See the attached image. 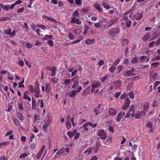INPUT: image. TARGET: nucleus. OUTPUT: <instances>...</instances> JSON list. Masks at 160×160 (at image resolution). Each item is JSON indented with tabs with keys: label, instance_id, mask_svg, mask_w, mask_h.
<instances>
[{
	"label": "nucleus",
	"instance_id": "f257e3e1",
	"mask_svg": "<svg viewBox=\"0 0 160 160\" xmlns=\"http://www.w3.org/2000/svg\"><path fill=\"white\" fill-rule=\"evenodd\" d=\"M120 31V28H112L110 29L108 33L110 36L115 37H116L118 34L119 33Z\"/></svg>",
	"mask_w": 160,
	"mask_h": 160
},
{
	"label": "nucleus",
	"instance_id": "f03ea898",
	"mask_svg": "<svg viewBox=\"0 0 160 160\" xmlns=\"http://www.w3.org/2000/svg\"><path fill=\"white\" fill-rule=\"evenodd\" d=\"M97 132V135L100 137L101 139L103 140L106 139L107 138V134L103 130L99 129Z\"/></svg>",
	"mask_w": 160,
	"mask_h": 160
},
{
	"label": "nucleus",
	"instance_id": "7ed1b4c3",
	"mask_svg": "<svg viewBox=\"0 0 160 160\" xmlns=\"http://www.w3.org/2000/svg\"><path fill=\"white\" fill-rule=\"evenodd\" d=\"M150 80L152 79L153 80L158 79V74L154 72H150Z\"/></svg>",
	"mask_w": 160,
	"mask_h": 160
},
{
	"label": "nucleus",
	"instance_id": "20e7f679",
	"mask_svg": "<svg viewBox=\"0 0 160 160\" xmlns=\"http://www.w3.org/2000/svg\"><path fill=\"white\" fill-rule=\"evenodd\" d=\"M66 94L69 97L71 98H74L77 95L76 90H71L68 93H67Z\"/></svg>",
	"mask_w": 160,
	"mask_h": 160
},
{
	"label": "nucleus",
	"instance_id": "39448f33",
	"mask_svg": "<svg viewBox=\"0 0 160 160\" xmlns=\"http://www.w3.org/2000/svg\"><path fill=\"white\" fill-rule=\"evenodd\" d=\"M39 87V86H38L37 87H34L32 85H30L28 86V89L29 91L32 93H34L36 90V89Z\"/></svg>",
	"mask_w": 160,
	"mask_h": 160
},
{
	"label": "nucleus",
	"instance_id": "423d86ee",
	"mask_svg": "<svg viewBox=\"0 0 160 160\" xmlns=\"http://www.w3.org/2000/svg\"><path fill=\"white\" fill-rule=\"evenodd\" d=\"M125 114V112H120L118 114L117 118V122H119L121 119L122 118Z\"/></svg>",
	"mask_w": 160,
	"mask_h": 160
},
{
	"label": "nucleus",
	"instance_id": "0eeeda50",
	"mask_svg": "<svg viewBox=\"0 0 160 160\" xmlns=\"http://www.w3.org/2000/svg\"><path fill=\"white\" fill-rule=\"evenodd\" d=\"M90 86H89L83 90L82 93V95L86 96L87 95H89L90 93Z\"/></svg>",
	"mask_w": 160,
	"mask_h": 160
},
{
	"label": "nucleus",
	"instance_id": "6e6552de",
	"mask_svg": "<svg viewBox=\"0 0 160 160\" xmlns=\"http://www.w3.org/2000/svg\"><path fill=\"white\" fill-rule=\"evenodd\" d=\"M45 148V145H43L42 146L41 149H40V151L38 152V153L37 154V157L38 159H39L42 155V153L43 152V151Z\"/></svg>",
	"mask_w": 160,
	"mask_h": 160
},
{
	"label": "nucleus",
	"instance_id": "1a4fd4ad",
	"mask_svg": "<svg viewBox=\"0 0 160 160\" xmlns=\"http://www.w3.org/2000/svg\"><path fill=\"white\" fill-rule=\"evenodd\" d=\"M143 14V12L140 13L139 12H138L136 13L134 16L135 20H140Z\"/></svg>",
	"mask_w": 160,
	"mask_h": 160
},
{
	"label": "nucleus",
	"instance_id": "9d476101",
	"mask_svg": "<svg viewBox=\"0 0 160 160\" xmlns=\"http://www.w3.org/2000/svg\"><path fill=\"white\" fill-rule=\"evenodd\" d=\"M101 85V83L99 81H93L92 84V87H93L95 88H98Z\"/></svg>",
	"mask_w": 160,
	"mask_h": 160
},
{
	"label": "nucleus",
	"instance_id": "9b49d317",
	"mask_svg": "<svg viewBox=\"0 0 160 160\" xmlns=\"http://www.w3.org/2000/svg\"><path fill=\"white\" fill-rule=\"evenodd\" d=\"M29 93V92L28 91H25L24 93V97L23 99H27L28 101L30 102L31 101V98L28 95Z\"/></svg>",
	"mask_w": 160,
	"mask_h": 160
},
{
	"label": "nucleus",
	"instance_id": "f8f14e48",
	"mask_svg": "<svg viewBox=\"0 0 160 160\" xmlns=\"http://www.w3.org/2000/svg\"><path fill=\"white\" fill-rule=\"evenodd\" d=\"M159 32L157 33V32H154L152 34V37L150 39V41H151L156 38H157L159 36Z\"/></svg>",
	"mask_w": 160,
	"mask_h": 160
},
{
	"label": "nucleus",
	"instance_id": "ddd939ff",
	"mask_svg": "<svg viewBox=\"0 0 160 160\" xmlns=\"http://www.w3.org/2000/svg\"><path fill=\"white\" fill-rule=\"evenodd\" d=\"M32 109H37L36 101L35 99L33 97L32 98Z\"/></svg>",
	"mask_w": 160,
	"mask_h": 160
},
{
	"label": "nucleus",
	"instance_id": "4468645a",
	"mask_svg": "<svg viewBox=\"0 0 160 160\" xmlns=\"http://www.w3.org/2000/svg\"><path fill=\"white\" fill-rule=\"evenodd\" d=\"M76 132L77 130H74L72 132L69 131L67 133V135L70 138H72L76 134Z\"/></svg>",
	"mask_w": 160,
	"mask_h": 160
},
{
	"label": "nucleus",
	"instance_id": "2eb2a0df",
	"mask_svg": "<svg viewBox=\"0 0 160 160\" xmlns=\"http://www.w3.org/2000/svg\"><path fill=\"white\" fill-rule=\"evenodd\" d=\"M108 112L110 115L113 116L116 113L117 111L115 109L111 108L109 109Z\"/></svg>",
	"mask_w": 160,
	"mask_h": 160
},
{
	"label": "nucleus",
	"instance_id": "dca6fc26",
	"mask_svg": "<svg viewBox=\"0 0 160 160\" xmlns=\"http://www.w3.org/2000/svg\"><path fill=\"white\" fill-rule=\"evenodd\" d=\"M40 90L39 87H38V88L36 89L35 91V96L36 98H39V97H42V95L40 96Z\"/></svg>",
	"mask_w": 160,
	"mask_h": 160
},
{
	"label": "nucleus",
	"instance_id": "f3484780",
	"mask_svg": "<svg viewBox=\"0 0 160 160\" xmlns=\"http://www.w3.org/2000/svg\"><path fill=\"white\" fill-rule=\"evenodd\" d=\"M150 33L149 32L146 33L143 36L142 40L144 42H146L149 38Z\"/></svg>",
	"mask_w": 160,
	"mask_h": 160
},
{
	"label": "nucleus",
	"instance_id": "a211bd4d",
	"mask_svg": "<svg viewBox=\"0 0 160 160\" xmlns=\"http://www.w3.org/2000/svg\"><path fill=\"white\" fill-rule=\"evenodd\" d=\"M45 91L47 92H49L51 90V85L50 83H47L45 84Z\"/></svg>",
	"mask_w": 160,
	"mask_h": 160
},
{
	"label": "nucleus",
	"instance_id": "6ab92c4d",
	"mask_svg": "<svg viewBox=\"0 0 160 160\" xmlns=\"http://www.w3.org/2000/svg\"><path fill=\"white\" fill-rule=\"evenodd\" d=\"M150 104L149 102H146L143 107V110L147 112L149 107Z\"/></svg>",
	"mask_w": 160,
	"mask_h": 160
},
{
	"label": "nucleus",
	"instance_id": "aec40b11",
	"mask_svg": "<svg viewBox=\"0 0 160 160\" xmlns=\"http://www.w3.org/2000/svg\"><path fill=\"white\" fill-rule=\"evenodd\" d=\"M85 42L88 45H90L94 43L95 42V40L93 39H88L86 40Z\"/></svg>",
	"mask_w": 160,
	"mask_h": 160
},
{
	"label": "nucleus",
	"instance_id": "412c9836",
	"mask_svg": "<svg viewBox=\"0 0 160 160\" xmlns=\"http://www.w3.org/2000/svg\"><path fill=\"white\" fill-rule=\"evenodd\" d=\"M53 36L52 35H45L42 38L43 40H46L48 39H52Z\"/></svg>",
	"mask_w": 160,
	"mask_h": 160
},
{
	"label": "nucleus",
	"instance_id": "4be33fe9",
	"mask_svg": "<svg viewBox=\"0 0 160 160\" xmlns=\"http://www.w3.org/2000/svg\"><path fill=\"white\" fill-rule=\"evenodd\" d=\"M88 126V122H86L83 124L81 127L83 128V131L84 132H87L89 130L88 128H87Z\"/></svg>",
	"mask_w": 160,
	"mask_h": 160
},
{
	"label": "nucleus",
	"instance_id": "5701e85b",
	"mask_svg": "<svg viewBox=\"0 0 160 160\" xmlns=\"http://www.w3.org/2000/svg\"><path fill=\"white\" fill-rule=\"evenodd\" d=\"M66 127L67 129L69 130L71 128V124L69 119H67V121L66 123Z\"/></svg>",
	"mask_w": 160,
	"mask_h": 160
},
{
	"label": "nucleus",
	"instance_id": "b1692460",
	"mask_svg": "<svg viewBox=\"0 0 160 160\" xmlns=\"http://www.w3.org/2000/svg\"><path fill=\"white\" fill-rule=\"evenodd\" d=\"M38 105H40V107L41 108H42L44 107V104L42 100L41 99H39L38 102Z\"/></svg>",
	"mask_w": 160,
	"mask_h": 160
},
{
	"label": "nucleus",
	"instance_id": "393cba45",
	"mask_svg": "<svg viewBox=\"0 0 160 160\" xmlns=\"http://www.w3.org/2000/svg\"><path fill=\"white\" fill-rule=\"evenodd\" d=\"M102 5L103 7L104 8H106L107 9H109L111 8L110 6H109V5L108 4H107L104 1L102 2Z\"/></svg>",
	"mask_w": 160,
	"mask_h": 160
},
{
	"label": "nucleus",
	"instance_id": "a878e982",
	"mask_svg": "<svg viewBox=\"0 0 160 160\" xmlns=\"http://www.w3.org/2000/svg\"><path fill=\"white\" fill-rule=\"evenodd\" d=\"M94 6L96 9H97L99 12H102V9H101L100 6L99 4H94Z\"/></svg>",
	"mask_w": 160,
	"mask_h": 160
},
{
	"label": "nucleus",
	"instance_id": "bb28decb",
	"mask_svg": "<svg viewBox=\"0 0 160 160\" xmlns=\"http://www.w3.org/2000/svg\"><path fill=\"white\" fill-rule=\"evenodd\" d=\"M77 80H76L74 81L73 82V85L72 86V88L73 89H75L76 88L78 84V81Z\"/></svg>",
	"mask_w": 160,
	"mask_h": 160
},
{
	"label": "nucleus",
	"instance_id": "cd10ccee",
	"mask_svg": "<svg viewBox=\"0 0 160 160\" xmlns=\"http://www.w3.org/2000/svg\"><path fill=\"white\" fill-rule=\"evenodd\" d=\"M135 75V74L133 73L132 72L129 71H127L126 73L124 75V76L126 77H129Z\"/></svg>",
	"mask_w": 160,
	"mask_h": 160
},
{
	"label": "nucleus",
	"instance_id": "c85d7f7f",
	"mask_svg": "<svg viewBox=\"0 0 160 160\" xmlns=\"http://www.w3.org/2000/svg\"><path fill=\"white\" fill-rule=\"evenodd\" d=\"M128 13H125L122 15V18L125 21L128 20Z\"/></svg>",
	"mask_w": 160,
	"mask_h": 160
},
{
	"label": "nucleus",
	"instance_id": "c756f323",
	"mask_svg": "<svg viewBox=\"0 0 160 160\" xmlns=\"http://www.w3.org/2000/svg\"><path fill=\"white\" fill-rule=\"evenodd\" d=\"M51 81L54 84H56L59 80V79L57 78H52L51 79Z\"/></svg>",
	"mask_w": 160,
	"mask_h": 160
},
{
	"label": "nucleus",
	"instance_id": "7c9ffc66",
	"mask_svg": "<svg viewBox=\"0 0 160 160\" xmlns=\"http://www.w3.org/2000/svg\"><path fill=\"white\" fill-rule=\"evenodd\" d=\"M102 22L101 21H99L98 22L95 23L94 24L95 27L96 28L100 27L102 25Z\"/></svg>",
	"mask_w": 160,
	"mask_h": 160
},
{
	"label": "nucleus",
	"instance_id": "2f4dec72",
	"mask_svg": "<svg viewBox=\"0 0 160 160\" xmlns=\"http://www.w3.org/2000/svg\"><path fill=\"white\" fill-rule=\"evenodd\" d=\"M138 62V58L137 57H135L132 58L131 61V62L132 64H135Z\"/></svg>",
	"mask_w": 160,
	"mask_h": 160
},
{
	"label": "nucleus",
	"instance_id": "473e14b6",
	"mask_svg": "<svg viewBox=\"0 0 160 160\" xmlns=\"http://www.w3.org/2000/svg\"><path fill=\"white\" fill-rule=\"evenodd\" d=\"M17 116L18 118H19L21 120H23L24 119V117L21 112H18L17 113Z\"/></svg>",
	"mask_w": 160,
	"mask_h": 160
},
{
	"label": "nucleus",
	"instance_id": "72a5a7b5",
	"mask_svg": "<svg viewBox=\"0 0 160 160\" xmlns=\"http://www.w3.org/2000/svg\"><path fill=\"white\" fill-rule=\"evenodd\" d=\"M56 70V67L53 66L52 67V69L51 71H52V73L51 76L52 77L55 74V71Z\"/></svg>",
	"mask_w": 160,
	"mask_h": 160
},
{
	"label": "nucleus",
	"instance_id": "f704fd0d",
	"mask_svg": "<svg viewBox=\"0 0 160 160\" xmlns=\"http://www.w3.org/2000/svg\"><path fill=\"white\" fill-rule=\"evenodd\" d=\"M68 37L71 40H73L74 38V36L70 32L68 34Z\"/></svg>",
	"mask_w": 160,
	"mask_h": 160
},
{
	"label": "nucleus",
	"instance_id": "c9c22d12",
	"mask_svg": "<svg viewBox=\"0 0 160 160\" xmlns=\"http://www.w3.org/2000/svg\"><path fill=\"white\" fill-rule=\"evenodd\" d=\"M146 127L151 128L153 127L152 123L151 122H148L146 124Z\"/></svg>",
	"mask_w": 160,
	"mask_h": 160
},
{
	"label": "nucleus",
	"instance_id": "e433bc0d",
	"mask_svg": "<svg viewBox=\"0 0 160 160\" xmlns=\"http://www.w3.org/2000/svg\"><path fill=\"white\" fill-rule=\"evenodd\" d=\"M115 67L114 66H112L109 68V71L113 73L114 72V71L115 70Z\"/></svg>",
	"mask_w": 160,
	"mask_h": 160
},
{
	"label": "nucleus",
	"instance_id": "4c0bfd02",
	"mask_svg": "<svg viewBox=\"0 0 160 160\" xmlns=\"http://www.w3.org/2000/svg\"><path fill=\"white\" fill-rule=\"evenodd\" d=\"M64 153V150L63 148H62L61 149H60L58 150L56 152V154H61Z\"/></svg>",
	"mask_w": 160,
	"mask_h": 160
},
{
	"label": "nucleus",
	"instance_id": "58836bf2",
	"mask_svg": "<svg viewBox=\"0 0 160 160\" xmlns=\"http://www.w3.org/2000/svg\"><path fill=\"white\" fill-rule=\"evenodd\" d=\"M146 112L144 110L142 111H139V114L140 115V117L144 116L146 115Z\"/></svg>",
	"mask_w": 160,
	"mask_h": 160
},
{
	"label": "nucleus",
	"instance_id": "ea45409f",
	"mask_svg": "<svg viewBox=\"0 0 160 160\" xmlns=\"http://www.w3.org/2000/svg\"><path fill=\"white\" fill-rule=\"evenodd\" d=\"M75 2L78 6H81L82 5V0H75Z\"/></svg>",
	"mask_w": 160,
	"mask_h": 160
},
{
	"label": "nucleus",
	"instance_id": "a19ab883",
	"mask_svg": "<svg viewBox=\"0 0 160 160\" xmlns=\"http://www.w3.org/2000/svg\"><path fill=\"white\" fill-rule=\"evenodd\" d=\"M92 148H90L89 149L85 150L84 152V153H88V154H89L90 153L92 152Z\"/></svg>",
	"mask_w": 160,
	"mask_h": 160
},
{
	"label": "nucleus",
	"instance_id": "79ce46f5",
	"mask_svg": "<svg viewBox=\"0 0 160 160\" xmlns=\"http://www.w3.org/2000/svg\"><path fill=\"white\" fill-rule=\"evenodd\" d=\"M88 125H90L91 127L93 128L96 127L97 125V123H92L90 122H88Z\"/></svg>",
	"mask_w": 160,
	"mask_h": 160
},
{
	"label": "nucleus",
	"instance_id": "37998d69",
	"mask_svg": "<svg viewBox=\"0 0 160 160\" xmlns=\"http://www.w3.org/2000/svg\"><path fill=\"white\" fill-rule=\"evenodd\" d=\"M120 58H118L117 60L114 62L113 64L115 66H117L118 64L120 61Z\"/></svg>",
	"mask_w": 160,
	"mask_h": 160
},
{
	"label": "nucleus",
	"instance_id": "c03bdc74",
	"mask_svg": "<svg viewBox=\"0 0 160 160\" xmlns=\"http://www.w3.org/2000/svg\"><path fill=\"white\" fill-rule=\"evenodd\" d=\"M131 23L132 22L130 20L126 22V26L128 28L131 25Z\"/></svg>",
	"mask_w": 160,
	"mask_h": 160
},
{
	"label": "nucleus",
	"instance_id": "a18cd8bd",
	"mask_svg": "<svg viewBox=\"0 0 160 160\" xmlns=\"http://www.w3.org/2000/svg\"><path fill=\"white\" fill-rule=\"evenodd\" d=\"M112 138L111 137H109L107 139L105 144L107 145L108 144H110L111 142Z\"/></svg>",
	"mask_w": 160,
	"mask_h": 160
},
{
	"label": "nucleus",
	"instance_id": "49530a36",
	"mask_svg": "<svg viewBox=\"0 0 160 160\" xmlns=\"http://www.w3.org/2000/svg\"><path fill=\"white\" fill-rule=\"evenodd\" d=\"M64 84L66 86H67L70 82V80L69 79H66L64 81Z\"/></svg>",
	"mask_w": 160,
	"mask_h": 160
},
{
	"label": "nucleus",
	"instance_id": "de8ad7c7",
	"mask_svg": "<svg viewBox=\"0 0 160 160\" xmlns=\"http://www.w3.org/2000/svg\"><path fill=\"white\" fill-rule=\"evenodd\" d=\"M37 26L38 27L42 29V30H45L47 28V27L44 25H43L39 24Z\"/></svg>",
	"mask_w": 160,
	"mask_h": 160
},
{
	"label": "nucleus",
	"instance_id": "09e8293b",
	"mask_svg": "<svg viewBox=\"0 0 160 160\" xmlns=\"http://www.w3.org/2000/svg\"><path fill=\"white\" fill-rule=\"evenodd\" d=\"M146 57L144 56H142L140 57L139 60L141 62H144V60L146 58Z\"/></svg>",
	"mask_w": 160,
	"mask_h": 160
},
{
	"label": "nucleus",
	"instance_id": "8fccbe9b",
	"mask_svg": "<svg viewBox=\"0 0 160 160\" xmlns=\"http://www.w3.org/2000/svg\"><path fill=\"white\" fill-rule=\"evenodd\" d=\"M24 10V8L23 7H22L18 9L17 10V12L18 13H22L23 12Z\"/></svg>",
	"mask_w": 160,
	"mask_h": 160
},
{
	"label": "nucleus",
	"instance_id": "3c124183",
	"mask_svg": "<svg viewBox=\"0 0 160 160\" xmlns=\"http://www.w3.org/2000/svg\"><path fill=\"white\" fill-rule=\"evenodd\" d=\"M108 78V75H106L104 77H102L101 79V81L102 82H104L106 79H107Z\"/></svg>",
	"mask_w": 160,
	"mask_h": 160
},
{
	"label": "nucleus",
	"instance_id": "603ef678",
	"mask_svg": "<svg viewBox=\"0 0 160 160\" xmlns=\"http://www.w3.org/2000/svg\"><path fill=\"white\" fill-rule=\"evenodd\" d=\"M135 117L136 118H139L140 117V115L139 114V111H138L135 115Z\"/></svg>",
	"mask_w": 160,
	"mask_h": 160
},
{
	"label": "nucleus",
	"instance_id": "864d4df0",
	"mask_svg": "<svg viewBox=\"0 0 160 160\" xmlns=\"http://www.w3.org/2000/svg\"><path fill=\"white\" fill-rule=\"evenodd\" d=\"M129 106V105L128 104L125 103L122 106V108L123 110H125Z\"/></svg>",
	"mask_w": 160,
	"mask_h": 160
},
{
	"label": "nucleus",
	"instance_id": "5fc2aeb1",
	"mask_svg": "<svg viewBox=\"0 0 160 160\" xmlns=\"http://www.w3.org/2000/svg\"><path fill=\"white\" fill-rule=\"evenodd\" d=\"M94 112L96 113V114L97 115L100 112V109L98 108H96L94 110Z\"/></svg>",
	"mask_w": 160,
	"mask_h": 160
},
{
	"label": "nucleus",
	"instance_id": "6e6d98bb",
	"mask_svg": "<svg viewBox=\"0 0 160 160\" xmlns=\"http://www.w3.org/2000/svg\"><path fill=\"white\" fill-rule=\"evenodd\" d=\"M125 103H126L127 104L129 105V104L130 102L131 101H130V100L129 99V98H127L125 99Z\"/></svg>",
	"mask_w": 160,
	"mask_h": 160
},
{
	"label": "nucleus",
	"instance_id": "4d7b16f0",
	"mask_svg": "<svg viewBox=\"0 0 160 160\" xmlns=\"http://www.w3.org/2000/svg\"><path fill=\"white\" fill-rule=\"evenodd\" d=\"M13 133V131L12 130H10L8 131L5 134V136H6L8 135L12 134Z\"/></svg>",
	"mask_w": 160,
	"mask_h": 160
},
{
	"label": "nucleus",
	"instance_id": "13d9d810",
	"mask_svg": "<svg viewBox=\"0 0 160 160\" xmlns=\"http://www.w3.org/2000/svg\"><path fill=\"white\" fill-rule=\"evenodd\" d=\"M49 124L47 122L45 123L43 125L42 128L43 129L47 128L48 127Z\"/></svg>",
	"mask_w": 160,
	"mask_h": 160
},
{
	"label": "nucleus",
	"instance_id": "bf43d9fd",
	"mask_svg": "<svg viewBox=\"0 0 160 160\" xmlns=\"http://www.w3.org/2000/svg\"><path fill=\"white\" fill-rule=\"evenodd\" d=\"M2 8L6 10V11H8L10 8V6H3V7H2Z\"/></svg>",
	"mask_w": 160,
	"mask_h": 160
},
{
	"label": "nucleus",
	"instance_id": "052dcab7",
	"mask_svg": "<svg viewBox=\"0 0 160 160\" xmlns=\"http://www.w3.org/2000/svg\"><path fill=\"white\" fill-rule=\"evenodd\" d=\"M28 154L26 153H24L21 154L19 156V158H21L28 156Z\"/></svg>",
	"mask_w": 160,
	"mask_h": 160
},
{
	"label": "nucleus",
	"instance_id": "680f3d73",
	"mask_svg": "<svg viewBox=\"0 0 160 160\" xmlns=\"http://www.w3.org/2000/svg\"><path fill=\"white\" fill-rule=\"evenodd\" d=\"M11 31L12 30L11 28H9L5 31V32L7 35H10Z\"/></svg>",
	"mask_w": 160,
	"mask_h": 160
},
{
	"label": "nucleus",
	"instance_id": "e2e57ef3",
	"mask_svg": "<svg viewBox=\"0 0 160 160\" xmlns=\"http://www.w3.org/2000/svg\"><path fill=\"white\" fill-rule=\"evenodd\" d=\"M14 124L17 126H19L20 125V123L16 119H15L14 120Z\"/></svg>",
	"mask_w": 160,
	"mask_h": 160
},
{
	"label": "nucleus",
	"instance_id": "0e129e2a",
	"mask_svg": "<svg viewBox=\"0 0 160 160\" xmlns=\"http://www.w3.org/2000/svg\"><path fill=\"white\" fill-rule=\"evenodd\" d=\"M32 125L34 128L33 132L35 133H38V129L35 126H34L33 124Z\"/></svg>",
	"mask_w": 160,
	"mask_h": 160
},
{
	"label": "nucleus",
	"instance_id": "69168bd1",
	"mask_svg": "<svg viewBox=\"0 0 160 160\" xmlns=\"http://www.w3.org/2000/svg\"><path fill=\"white\" fill-rule=\"evenodd\" d=\"M160 59V57L159 56H157L154 58H152V61H153L155 60H158Z\"/></svg>",
	"mask_w": 160,
	"mask_h": 160
},
{
	"label": "nucleus",
	"instance_id": "338daca9",
	"mask_svg": "<svg viewBox=\"0 0 160 160\" xmlns=\"http://www.w3.org/2000/svg\"><path fill=\"white\" fill-rule=\"evenodd\" d=\"M75 23L78 24L80 25L82 23V21L79 19L76 18Z\"/></svg>",
	"mask_w": 160,
	"mask_h": 160
},
{
	"label": "nucleus",
	"instance_id": "774afa93",
	"mask_svg": "<svg viewBox=\"0 0 160 160\" xmlns=\"http://www.w3.org/2000/svg\"><path fill=\"white\" fill-rule=\"evenodd\" d=\"M159 64V62H155L151 64V66L152 67H156Z\"/></svg>",
	"mask_w": 160,
	"mask_h": 160
}]
</instances>
